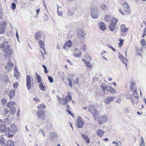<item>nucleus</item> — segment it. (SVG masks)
I'll use <instances>...</instances> for the list:
<instances>
[{"label": "nucleus", "mask_w": 146, "mask_h": 146, "mask_svg": "<svg viewBox=\"0 0 146 146\" xmlns=\"http://www.w3.org/2000/svg\"><path fill=\"white\" fill-rule=\"evenodd\" d=\"M92 17L94 19H96L98 17V11L96 7L93 6L91 9Z\"/></svg>", "instance_id": "obj_1"}, {"label": "nucleus", "mask_w": 146, "mask_h": 146, "mask_svg": "<svg viewBox=\"0 0 146 146\" xmlns=\"http://www.w3.org/2000/svg\"><path fill=\"white\" fill-rule=\"evenodd\" d=\"M69 92L66 97L63 96L62 100H63V101H60L59 100H58L60 103L62 105H66L67 104L68 100L69 101H70L72 100V97L69 95Z\"/></svg>", "instance_id": "obj_2"}, {"label": "nucleus", "mask_w": 146, "mask_h": 146, "mask_svg": "<svg viewBox=\"0 0 146 146\" xmlns=\"http://www.w3.org/2000/svg\"><path fill=\"white\" fill-rule=\"evenodd\" d=\"M10 46L7 41H4L3 43H0V49L3 52H5L9 49Z\"/></svg>", "instance_id": "obj_3"}, {"label": "nucleus", "mask_w": 146, "mask_h": 146, "mask_svg": "<svg viewBox=\"0 0 146 146\" xmlns=\"http://www.w3.org/2000/svg\"><path fill=\"white\" fill-rule=\"evenodd\" d=\"M13 53V51L11 48H9L5 51L4 54L3 56L5 58H10Z\"/></svg>", "instance_id": "obj_4"}, {"label": "nucleus", "mask_w": 146, "mask_h": 146, "mask_svg": "<svg viewBox=\"0 0 146 146\" xmlns=\"http://www.w3.org/2000/svg\"><path fill=\"white\" fill-rule=\"evenodd\" d=\"M76 124L77 127L78 128H81L83 127V125L84 124V123L80 117H78L76 121Z\"/></svg>", "instance_id": "obj_5"}, {"label": "nucleus", "mask_w": 146, "mask_h": 146, "mask_svg": "<svg viewBox=\"0 0 146 146\" xmlns=\"http://www.w3.org/2000/svg\"><path fill=\"white\" fill-rule=\"evenodd\" d=\"M6 25L4 21L0 22V34L4 33L6 31L5 28Z\"/></svg>", "instance_id": "obj_6"}, {"label": "nucleus", "mask_w": 146, "mask_h": 146, "mask_svg": "<svg viewBox=\"0 0 146 146\" xmlns=\"http://www.w3.org/2000/svg\"><path fill=\"white\" fill-rule=\"evenodd\" d=\"M17 131L16 126L13 124L11 125L10 128H7V132L8 133H15Z\"/></svg>", "instance_id": "obj_7"}, {"label": "nucleus", "mask_w": 146, "mask_h": 146, "mask_svg": "<svg viewBox=\"0 0 146 146\" xmlns=\"http://www.w3.org/2000/svg\"><path fill=\"white\" fill-rule=\"evenodd\" d=\"M36 114L38 118L39 119H43L45 116L44 111L42 109L38 110Z\"/></svg>", "instance_id": "obj_8"}, {"label": "nucleus", "mask_w": 146, "mask_h": 146, "mask_svg": "<svg viewBox=\"0 0 146 146\" xmlns=\"http://www.w3.org/2000/svg\"><path fill=\"white\" fill-rule=\"evenodd\" d=\"M14 64L11 62V60H9L7 63V64L5 66V68L6 70H7L8 72H9L10 70L13 69Z\"/></svg>", "instance_id": "obj_9"}, {"label": "nucleus", "mask_w": 146, "mask_h": 146, "mask_svg": "<svg viewBox=\"0 0 146 146\" xmlns=\"http://www.w3.org/2000/svg\"><path fill=\"white\" fill-rule=\"evenodd\" d=\"M73 55L75 57L80 58L82 55L81 52L78 49L76 48L74 49V53Z\"/></svg>", "instance_id": "obj_10"}, {"label": "nucleus", "mask_w": 146, "mask_h": 146, "mask_svg": "<svg viewBox=\"0 0 146 146\" xmlns=\"http://www.w3.org/2000/svg\"><path fill=\"white\" fill-rule=\"evenodd\" d=\"M107 118L106 116L103 115L100 118V120L98 121V123L99 124H102L106 122L107 121Z\"/></svg>", "instance_id": "obj_11"}, {"label": "nucleus", "mask_w": 146, "mask_h": 146, "mask_svg": "<svg viewBox=\"0 0 146 146\" xmlns=\"http://www.w3.org/2000/svg\"><path fill=\"white\" fill-rule=\"evenodd\" d=\"M26 80H27V89L28 90H29L31 88V78L30 76L29 75H27L26 77Z\"/></svg>", "instance_id": "obj_12"}, {"label": "nucleus", "mask_w": 146, "mask_h": 146, "mask_svg": "<svg viewBox=\"0 0 146 146\" xmlns=\"http://www.w3.org/2000/svg\"><path fill=\"white\" fill-rule=\"evenodd\" d=\"M77 33L78 36L79 38H82L84 37V32L82 29H78L77 31Z\"/></svg>", "instance_id": "obj_13"}, {"label": "nucleus", "mask_w": 146, "mask_h": 146, "mask_svg": "<svg viewBox=\"0 0 146 146\" xmlns=\"http://www.w3.org/2000/svg\"><path fill=\"white\" fill-rule=\"evenodd\" d=\"M121 32L124 33L127 32L128 30V28L126 27L125 25L122 24L120 26Z\"/></svg>", "instance_id": "obj_14"}, {"label": "nucleus", "mask_w": 146, "mask_h": 146, "mask_svg": "<svg viewBox=\"0 0 146 146\" xmlns=\"http://www.w3.org/2000/svg\"><path fill=\"white\" fill-rule=\"evenodd\" d=\"M7 128L6 126L4 125H0V131L6 133L7 132Z\"/></svg>", "instance_id": "obj_15"}, {"label": "nucleus", "mask_w": 146, "mask_h": 146, "mask_svg": "<svg viewBox=\"0 0 146 146\" xmlns=\"http://www.w3.org/2000/svg\"><path fill=\"white\" fill-rule=\"evenodd\" d=\"M38 44L40 47L42 49L45 51L44 42L41 40H39L38 41Z\"/></svg>", "instance_id": "obj_16"}, {"label": "nucleus", "mask_w": 146, "mask_h": 146, "mask_svg": "<svg viewBox=\"0 0 146 146\" xmlns=\"http://www.w3.org/2000/svg\"><path fill=\"white\" fill-rule=\"evenodd\" d=\"M50 139L53 141L54 140L55 138L57 137V133L54 132H51L50 134Z\"/></svg>", "instance_id": "obj_17"}, {"label": "nucleus", "mask_w": 146, "mask_h": 146, "mask_svg": "<svg viewBox=\"0 0 146 146\" xmlns=\"http://www.w3.org/2000/svg\"><path fill=\"white\" fill-rule=\"evenodd\" d=\"M114 99L113 97H107L105 101V103L106 104H108L110 103V102L112 101Z\"/></svg>", "instance_id": "obj_18"}, {"label": "nucleus", "mask_w": 146, "mask_h": 146, "mask_svg": "<svg viewBox=\"0 0 146 146\" xmlns=\"http://www.w3.org/2000/svg\"><path fill=\"white\" fill-rule=\"evenodd\" d=\"M16 105V103L13 101H11L9 102L7 104V106L10 108H11V107H14V106Z\"/></svg>", "instance_id": "obj_19"}, {"label": "nucleus", "mask_w": 146, "mask_h": 146, "mask_svg": "<svg viewBox=\"0 0 146 146\" xmlns=\"http://www.w3.org/2000/svg\"><path fill=\"white\" fill-rule=\"evenodd\" d=\"M42 36V33L40 31L37 32L35 35V39L36 40H38Z\"/></svg>", "instance_id": "obj_20"}, {"label": "nucleus", "mask_w": 146, "mask_h": 146, "mask_svg": "<svg viewBox=\"0 0 146 146\" xmlns=\"http://www.w3.org/2000/svg\"><path fill=\"white\" fill-rule=\"evenodd\" d=\"M107 90L109 91L111 93H114L115 91V90L112 88L109 85H107Z\"/></svg>", "instance_id": "obj_21"}, {"label": "nucleus", "mask_w": 146, "mask_h": 146, "mask_svg": "<svg viewBox=\"0 0 146 146\" xmlns=\"http://www.w3.org/2000/svg\"><path fill=\"white\" fill-rule=\"evenodd\" d=\"M15 90L13 89L11 91L9 94V96L10 99L12 98H13L15 93Z\"/></svg>", "instance_id": "obj_22"}, {"label": "nucleus", "mask_w": 146, "mask_h": 146, "mask_svg": "<svg viewBox=\"0 0 146 146\" xmlns=\"http://www.w3.org/2000/svg\"><path fill=\"white\" fill-rule=\"evenodd\" d=\"M143 48H141L140 49H138L136 52V54L137 55L141 56H142V53L143 52Z\"/></svg>", "instance_id": "obj_23"}, {"label": "nucleus", "mask_w": 146, "mask_h": 146, "mask_svg": "<svg viewBox=\"0 0 146 146\" xmlns=\"http://www.w3.org/2000/svg\"><path fill=\"white\" fill-rule=\"evenodd\" d=\"M88 109L90 113H92L96 110L94 106H88Z\"/></svg>", "instance_id": "obj_24"}, {"label": "nucleus", "mask_w": 146, "mask_h": 146, "mask_svg": "<svg viewBox=\"0 0 146 146\" xmlns=\"http://www.w3.org/2000/svg\"><path fill=\"white\" fill-rule=\"evenodd\" d=\"M100 29L102 31H104L106 29V26L105 24L102 23H100L99 25Z\"/></svg>", "instance_id": "obj_25"}, {"label": "nucleus", "mask_w": 146, "mask_h": 146, "mask_svg": "<svg viewBox=\"0 0 146 146\" xmlns=\"http://www.w3.org/2000/svg\"><path fill=\"white\" fill-rule=\"evenodd\" d=\"M82 137L83 139L85 140L87 143H90V139L88 137L85 135L82 134Z\"/></svg>", "instance_id": "obj_26"}, {"label": "nucleus", "mask_w": 146, "mask_h": 146, "mask_svg": "<svg viewBox=\"0 0 146 146\" xmlns=\"http://www.w3.org/2000/svg\"><path fill=\"white\" fill-rule=\"evenodd\" d=\"M100 87L104 92L105 93V90H107V85H106L105 84H102L101 85Z\"/></svg>", "instance_id": "obj_27"}, {"label": "nucleus", "mask_w": 146, "mask_h": 146, "mask_svg": "<svg viewBox=\"0 0 146 146\" xmlns=\"http://www.w3.org/2000/svg\"><path fill=\"white\" fill-rule=\"evenodd\" d=\"M39 87L40 89L42 91H44L46 89V86L43 85V83L41 82H40L39 85Z\"/></svg>", "instance_id": "obj_28"}, {"label": "nucleus", "mask_w": 146, "mask_h": 146, "mask_svg": "<svg viewBox=\"0 0 146 146\" xmlns=\"http://www.w3.org/2000/svg\"><path fill=\"white\" fill-rule=\"evenodd\" d=\"M104 133V131L102 129H100L97 131V134L100 137H102Z\"/></svg>", "instance_id": "obj_29"}, {"label": "nucleus", "mask_w": 146, "mask_h": 146, "mask_svg": "<svg viewBox=\"0 0 146 146\" xmlns=\"http://www.w3.org/2000/svg\"><path fill=\"white\" fill-rule=\"evenodd\" d=\"M92 114L94 118H97L96 117L98 116L99 115V113L97 111L95 110L92 113Z\"/></svg>", "instance_id": "obj_30"}, {"label": "nucleus", "mask_w": 146, "mask_h": 146, "mask_svg": "<svg viewBox=\"0 0 146 146\" xmlns=\"http://www.w3.org/2000/svg\"><path fill=\"white\" fill-rule=\"evenodd\" d=\"M115 25L111 23H110L109 26V28L110 30L111 31H113L114 29L115 28Z\"/></svg>", "instance_id": "obj_31"}, {"label": "nucleus", "mask_w": 146, "mask_h": 146, "mask_svg": "<svg viewBox=\"0 0 146 146\" xmlns=\"http://www.w3.org/2000/svg\"><path fill=\"white\" fill-rule=\"evenodd\" d=\"M10 111L11 113L13 115L14 114L16 111V110L15 109V108L14 107H11V108H10Z\"/></svg>", "instance_id": "obj_32"}, {"label": "nucleus", "mask_w": 146, "mask_h": 146, "mask_svg": "<svg viewBox=\"0 0 146 146\" xmlns=\"http://www.w3.org/2000/svg\"><path fill=\"white\" fill-rule=\"evenodd\" d=\"M10 117L8 116L6 119L3 120V122L7 124H8L10 122Z\"/></svg>", "instance_id": "obj_33"}, {"label": "nucleus", "mask_w": 146, "mask_h": 146, "mask_svg": "<svg viewBox=\"0 0 146 146\" xmlns=\"http://www.w3.org/2000/svg\"><path fill=\"white\" fill-rule=\"evenodd\" d=\"M7 146H15L13 142L11 140H9L7 142Z\"/></svg>", "instance_id": "obj_34"}, {"label": "nucleus", "mask_w": 146, "mask_h": 146, "mask_svg": "<svg viewBox=\"0 0 146 146\" xmlns=\"http://www.w3.org/2000/svg\"><path fill=\"white\" fill-rule=\"evenodd\" d=\"M101 8L103 11L105 12H106L108 10V8L104 4L102 5Z\"/></svg>", "instance_id": "obj_35"}, {"label": "nucleus", "mask_w": 146, "mask_h": 146, "mask_svg": "<svg viewBox=\"0 0 146 146\" xmlns=\"http://www.w3.org/2000/svg\"><path fill=\"white\" fill-rule=\"evenodd\" d=\"M118 21V19L115 18H113L112 19L111 23L116 25Z\"/></svg>", "instance_id": "obj_36"}, {"label": "nucleus", "mask_w": 146, "mask_h": 146, "mask_svg": "<svg viewBox=\"0 0 146 146\" xmlns=\"http://www.w3.org/2000/svg\"><path fill=\"white\" fill-rule=\"evenodd\" d=\"M36 75L37 77V78L38 82L39 83L41 81L40 76L36 73Z\"/></svg>", "instance_id": "obj_37"}, {"label": "nucleus", "mask_w": 146, "mask_h": 146, "mask_svg": "<svg viewBox=\"0 0 146 146\" xmlns=\"http://www.w3.org/2000/svg\"><path fill=\"white\" fill-rule=\"evenodd\" d=\"M141 141L140 142V146H145L144 140L142 137L141 138Z\"/></svg>", "instance_id": "obj_38"}, {"label": "nucleus", "mask_w": 146, "mask_h": 146, "mask_svg": "<svg viewBox=\"0 0 146 146\" xmlns=\"http://www.w3.org/2000/svg\"><path fill=\"white\" fill-rule=\"evenodd\" d=\"M141 43L142 46L146 47L145 41L144 39L141 40Z\"/></svg>", "instance_id": "obj_39"}, {"label": "nucleus", "mask_w": 146, "mask_h": 146, "mask_svg": "<svg viewBox=\"0 0 146 146\" xmlns=\"http://www.w3.org/2000/svg\"><path fill=\"white\" fill-rule=\"evenodd\" d=\"M73 80V83L74 85H76L78 83L79 78H76L75 79Z\"/></svg>", "instance_id": "obj_40"}, {"label": "nucleus", "mask_w": 146, "mask_h": 146, "mask_svg": "<svg viewBox=\"0 0 146 146\" xmlns=\"http://www.w3.org/2000/svg\"><path fill=\"white\" fill-rule=\"evenodd\" d=\"M66 45L67 47H70L72 46V42L71 40H69L65 44Z\"/></svg>", "instance_id": "obj_41"}, {"label": "nucleus", "mask_w": 146, "mask_h": 146, "mask_svg": "<svg viewBox=\"0 0 146 146\" xmlns=\"http://www.w3.org/2000/svg\"><path fill=\"white\" fill-rule=\"evenodd\" d=\"M135 84L134 82L132 81L131 82L130 85V89L131 90L133 91V87L135 85Z\"/></svg>", "instance_id": "obj_42"}, {"label": "nucleus", "mask_w": 146, "mask_h": 146, "mask_svg": "<svg viewBox=\"0 0 146 146\" xmlns=\"http://www.w3.org/2000/svg\"><path fill=\"white\" fill-rule=\"evenodd\" d=\"M133 95L134 97L135 98H138V96H137V90L135 89L133 93Z\"/></svg>", "instance_id": "obj_43"}, {"label": "nucleus", "mask_w": 146, "mask_h": 146, "mask_svg": "<svg viewBox=\"0 0 146 146\" xmlns=\"http://www.w3.org/2000/svg\"><path fill=\"white\" fill-rule=\"evenodd\" d=\"M46 107L45 105L44 104H41L38 105V109H42L44 108H45Z\"/></svg>", "instance_id": "obj_44"}, {"label": "nucleus", "mask_w": 146, "mask_h": 146, "mask_svg": "<svg viewBox=\"0 0 146 146\" xmlns=\"http://www.w3.org/2000/svg\"><path fill=\"white\" fill-rule=\"evenodd\" d=\"M123 5L124 7L128 9L129 8V6L128 4L126 2H124L123 3Z\"/></svg>", "instance_id": "obj_45"}, {"label": "nucleus", "mask_w": 146, "mask_h": 146, "mask_svg": "<svg viewBox=\"0 0 146 146\" xmlns=\"http://www.w3.org/2000/svg\"><path fill=\"white\" fill-rule=\"evenodd\" d=\"M86 64L87 66L90 68L93 67V66H92L91 63L89 62H86Z\"/></svg>", "instance_id": "obj_46"}, {"label": "nucleus", "mask_w": 146, "mask_h": 146, "mask_svg": "<svg viewBox=\"0 0 146 146\" xmlns=\"http://www.w3.org/2000/svg\"><path fill=\"white\" fill-rule=\"evenodd\" d=\"M16 5L15 3H12L11 6V8L13 10H14L16 9Z\"/></svg>", "instance_id": "obj_47"}, {"label": "nucleus", "mask_w": 146, "mask_h": 146, "mask_svg": "<svg viewBox=\"0 0 146 146\" xmlns=\"http://www.w3.org/2000/svg\"><path fill=\"white\" fill-rule=\"evenodd\" d=\"M42 66L44 68V72L45 73H47L48 72V71L47 70V68L46 66L44 65H42Z\"/></svg>", "instance_id": "obj_48"}, {"label": "nucleus", "mask_w": 146, "mask_h": 146, "mask_svg": "<svg viewBox=\"0 0 146 146\" xmlns=\"http://www.w3.org/2000/svg\"><path fill=\"white\" fill-rule=\"evenodd\" d=\"M68 80L69 81V86L71 87H72V80L69 78H68Z\"/></svg>", "instance_id": "obj_49"}, {"label": "nucleus", "mask_w": 146, "mask_h": 146, "mask_svg": "<svg viewBox=\"0 0 146 146\" xmlns=\"http://www.w3.org/2000/svg\"><path fill=\"white\" fill-rule=\"evenodd\" d=\"M4 141L5 139L3 137H0V145L2 144L4 142Z\"/></svg>", "instance_id": "obj_50"}, {"label": "nucleus", "mask_w": 146, "mask_h": 146, "mask_svg": "<svg viewBox=\"0 0 146 146\" xmlns=\"http://www.w3.org/2000/svg\"><path fill=\"white\" fill-rule=\"evenodd\" d=\"M14 76L16 77H18L19 76V72L18 71H15L14 73Z\"/></svg>", "instance_id": "obj_51"}, {"label": "nucleus", "mask_w": 146, "mask_h": 146, "mask_svg": "<svg viewBox=\"0 0 146 146\" xmlns=\"http://www.w3.org/2000/svg\"><path fill=\"white\" fill-rule=\"evenodd\" d=\"M48 79L50 83H52L53 82V78H52V77L51 76H48Z\"/></svg>", "instance_id": "obj_52"}, {"label": "nucleus", "mask_w": 146, "mask_h": 146, "mask_svg": "<svg viewBox=\"0 0 146 146\" xmlns=\"http://www.w3.org/2000/svg\"><path fill=\"white\" fill-rule=\"evenodd\" d=\"M1 101L3 105H4L6 104L7 101L5 99H1Z\"/></svg>", "instance_id": "obj_53"}, {"label": "nucleus", "mask_w": 146, "mask_h": 146, "mask_svg": "<svg viewBox=\"0 0 146 146\" xmlns=\"http://www.w3.org/2000/svg\"><path fill=\"white\" fill-rule=\"evenodd\" d=\"M126 98L128 99H130L132 98L131 95L130 94H128L126 95Z\"/></svg>", "instance_id": "obj_54"}, {"label": "nucleus", "mask_w": 146, "mask_h": 146, "mask_svg": "<svg viewBox=\"0 0 146 146\" xmlns=\"http://www.w3.org/2000/svg\"><path fill=\"white\" fill-rule=\"evenodd\" d=\"M57 13H58V15L60 16H62V15H63V13H62V11H61L60 10L59 11V10H58H58H57Z\"/></svg>", "instance_id": "obj_55"}, {"label": "nucleus", "mask_w": 146, "mask_h": 146, "mask_svg": "<svg viewBox=\"0 0 146 146\" xmlns=\"http://www.w3.org/2000/svg\"><path fill=\"white\" fill-rule=\"evenodd\" d=\"M123 39H121L119 42V46H122L123 44Z\"/></svg>", "instance_id": "obj_56"}, {"label": "nucleus", "mask_w": 146, "mask_h": 146, "mask_svg": "<svg viewBox=\"0 0 146 146\" xmlns=\"http://www.w3.org/2000/svg\"><path fill=\"white\" fill-rule=\"evenodd\" d=\"M86 45H84L81 48L83 51H85L86 50Z\"/></svg>", "instance_id": "obj_57"}, {"label": "nucleus", "mask_w": 146, "mask_h": 146, "mask_svg": "<svg viewBox=\"0 0 146 146\" xmlns=\"http://www.w3.org/2000/svg\"><path fill=\"white\" fill-rule=\"evenodd\" d=\"M18 86V84L17 83H15L13 85V86L14 88L16 89L17 88Z\"/></svg>", "instance_id": "obj_58"}, {"label": "nucleus", "mask_w": 146, "mask_h": 146, "mask_svg": "<svg viewBox=\"0 0 146 146\" xmlns=\"http://www.w3.org/2000/svg\"><path fill=\"white\" fill-rule=\"evenodd\" d=\"M118 57L120 59V60L121 59H123V58H124L123 56L120 53H119Z\"/></svg>", "instance_id": "obj_59"}, {"label": "nucleus", "mask_w": 146, "mask_h": 146, "mask_svg": "<svg viewBox=\"0 0 146 146\" xmlns=\"http://www.w3.org/2000/svg\"><path fill=\"white\" fill-rule=\"evenodd\" d=\"M40 132V133L42 134V135L44 137L45 136V135L44 134V132L43 131V130L41 129H40L39 131V133Z\"/></svg>", "instance_id": "obj_60"}, {"label": "nucleus", "mask_w": 146, "mask_h": 146, "mask_svg": "<svg viewBox=\"0 0 146 146\" xmlns=\"http://www.w3.org/2000/svg\"><path fill=\"white\" fill-rule=\"evenodd\" d=\"M113 144L115 146H119V144L116 141H113Z\"/></svg>", "instance_id": "obj_61"}, {"label": "nucleus", "mask_w": 146, "mask_h": 146, "mask_svg": "<svg viewBox=\"0 0 146 146\" xmlns=\"http://www.w3.org/2000/svg\"><path fill=\"white\" fill-rule=\"evenodd\" d=\"M68 15L70 16H72L74 15V13L70 11H68Z\"/></svg>", "instance_id": "obj_62"}, {"label": "nucleus", "mask_w": 146, "mask_h": 146, "mask_svg": "<svg viewBox=\"0 0 146 146\" xmlns=\"http://www.w3.org/2000/svg\"><path fill=\"white\" fill-rule=\"evenodd\" d=\"M108 46L110 48H111V49L113 51H114V52L116 51L115 50L114 48H113L111 45H108Z\"/></svg>", "instance_id": "obj_63"}, {"label": "nucleus", "mask_w": 146, "mask_h": 146, "mask_svg": "<svg viewBox=\"0 0 146 146\" xmlns=\"http://www.w3.org/2000/svg\"><path fill=\"white\" fill-rule=\"evenodd\" d=\"M146 35V27L144 29L143 31V35L142 36L143 37H144V36Z\"/></svg>", "instance_id": "obj_64"}]
</instances>
